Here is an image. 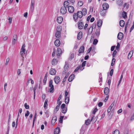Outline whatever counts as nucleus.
Masks as SVG:
<instances>
[{
	"label": "nucleus",
	"instance_id": "obj_1",
	"mask_svg": "<svg viewBox=\"0 0 134 134\" xmlns=\"http://www.w3.org/2000/svg\"><path fill=\"white\" fill-rule=\"evenodd\" d=\"M81 11H78L77 13H75L73 15V19L75 22L78 21V19L79 18L80 19L82 18L83 14Z\"/></svg>",
	"mask_w": 134,
	"mask_h": 134
},
{
	"label": "nucleus",
	"instance_id": "obj_2",
	"mask_svg": "<svg viewBox=\"0 0 134 134\" xmlns=\"http://www.w3.org/2000/svg\"><path fill=\"white\" fill-rule=\"evenodd\" d=\"M68 1H65L63 4L64 6L61 7L60 9V12L63 14H65L67 12V7H68Z\"/></svg>",
	"mask_w": 134,
	"mask_h": 134
},
{
	"label": "nucleus",
	"instance_id": "obj_3",
	"mask_svg": "<svg viewBox=\"0 0 134 134\" xmlns=\"http://www.w3.org/2000/svg\"><path fill=\"white\" fill-rule=\"evenodd\" d=\"M58 29H57L56 32L55 33V36L57 38H59L61 36V29L60 26L57 27Z\"/></svg>",
	"mask_w": 134,
	"mask_h": 134
},
{
	"label": "nucleus",
	"instance_id": "obj_4",
	"mask_svg": "<svg viewBox=\"0 0 134 134\" xmlns=\"http://www.w3.org/2000/svg\"><path fill=\"white\" fill-rule=\"evenodd\" d=\"M65 104H63L61 106L60 108L62 109V112L64 114H65L67 110V108L65 107Z\"/></svg>",
	"mask_w": 134,
	"mask_h": 134
},
{
	"label": "nucleus",
	"instance_id": "obj_5",
	"mask_svg": "<svg viewBox=\"0 0 134 134\" xmlns=\"http://www.w3.org/2000/svg\"><path fill=\"white\" fill-rule=\"evenodd\" d=\"M68 94V92H67V91H65V102L66 104H68L69 103V97H67Z\"/></svg>",
	"mask_w": 134,
	"mask_h": 134
},
{
	"label": "nucleus",
	"instance_id": "obj_6",
	"mask_svg": "<svg viewBox=\"0 0 134 134\" xmlns=\"http://www.w3.org/2000/svg\"><path fill=\"white\" fill-rule=\"evenodd\" d=\"M68 5V6L67 7V8H68V12L70 13H73L74 10V7L70 5L69 2Z\"/></svg>",
	"mask_w": 134,
	"mask_h": 134
},
{
	"label": "nucleus",
	"instance_id": "obj_7",
	"mask_svg": "<svg viewBox=\"0 0 134 134\" xmlns=\"http://www.w3.org/2000/svg\"><path fill=\"white\" fill-rule=\"evenodd\" d=\"M49 86L51 87L49 89V92L50 93H53L54 91V86L53 85V81L52 80L50 81L49 84Z\"/></svg>",
	"mask_w": 134,
	"mask_h": 134
},
{
	"label": "nucleus",
	"instance_id": "obj_8",
	"mask_svg": "<svg viewBox=\"0 0 134 134\" xmlns=\"http://www.w3.org/2000/svg\"><path fill=\"white\" fill-rule=\"evenodd\" d=\"M17 35L15 34L13 37L12 44H15L17 41Z\"/></svg>",
	"mask_w": 134,
	"mask_h": 134
},
{
	"label": "nucleus",
	"instance_id": "obj_9",
	"mask_svg": "<svg viewBox=\"0 0 134 134\" xmlns=\"http://www.w3.org/2000/svg\"><path fill=\"white\" fill-rule=\"evenodd\" d=\"M62 53V51L61 49L59 48H57V53L56 55L57 57L59 58L60 56V54H61Z\"/></svg>",
	"mask_w": 134,
	"mask_h": 134
},
{
	"label": "nucleus",
	"instance_id": "obj_10",
	"mask_svg": "<svg viewBox=\"0 0 134 134\" xmlns=\"http://www.w3.org/2000/svg\"><path fill=\"white\" fill-rule=\"evenodd\" d=\"M49 74L52 75H55L56 73V71L55 69L51 68L49 71Z\"/></svg>",
	"mask_w": 134,
	"mask_h": 134
},
{
	"label": "nucleus",
	"instance_id": "obj_11",
	"mask_svg": "<svg viewBox=\"0 0 134 134\" xmlns=\"http://www.w3.org/2000/svg\"><path fill=\"white\" fill-rule=\"evenodd\" d=\"M103 9L107 10L109 8V4L107 3H104L102 5Z\"/></svg>",
	"mask_w": 134,
	"mask_h": 134
},
{
	"label": "nucleus",
	"instance_id": "obj_12",
	"mask_svg": "<svg viewBox=\"0 0 134 134\" xmlns=\"http://www.w3.org/2000/svg\"><path fill=\"white\" fill-rule=\"evenodd\" d=\"M107 13V10L103 9H101L100 11V13L101 15L103 16H105Z\"/></svg>",
	"mask_w": 134,
	"mask_h": 134
},
{
	"label": "nucleus",
	"instance_id": "obj_13",
	"mask_svg": "<svg viewBox=\"0 0 134 134\" xmlns=\"http://www.w3.org/2000/svg\"><path fill=\"white\" fill-rule=\"evenodd\" d=\"M55 82L56 84H58L60 80V78L59 76H55L54 79Z\"/></svg>",
	"mask_w": 134,
	"mask_h": 134
},
{
	"label": "nucleus",
	"instance_id": "obj_14",
	"mask_svg": "<svg viewBox=\"0 0 134 134\" xmlns=\"http://www.w3.org/2000/svg\"><path fill=\"white\" fill-rule=\"evenodd\" d=\"M57 120V116H53L51 121L52 124L53 125H54V124L55 122Z\"/></svg>",
	"mask_w": 134,
	"mask_h": 134
},
{
	"label": "nucleus",
	"instance_id": "obj_15",
	"mask_svg": "<svg viewBox=\"0 0 134 134\" xmlns=\"http://www.w3.org/2000/svg\"><path fill=\"white\" fill-rule=\"evenodd\" d=\"M78 27L79 29H82L84 27V25L82 22H78Z\"/></svg>",
	"mask_w": 134,
	"mask_h": 134
},
{
	"label": "nucleus",
	"instance_id": "obj_16",
	"mask_svg": "<svg viewBox=\"0 0 134 134\" xmlns=\"http://www.w3.org/2000/svg\"><path fill=\"white\" fill-rule=\"evenodd\" d=\"M54 43L55 46L58 47L60 44V41L58 39H56Z\"/></svg>",
	"mask_w": 134,
	"mask_h": 134
},
{
	"label": "nucleus",
	"instance_id": "obj_17",
	"mask_svg": "<svg viewBox=\"0 0 134 134\" xmlns=\"http://www.w3.org/2000/svg\"><path fill=\"white\" fill-rule=\"evenodd\" d=\"M123 34L122 32H119L118 35V38L119 40H121L123 38Z\"/></svg>",
	"mask_w": 134,
	"mask_h": 134
},
{
	"label": "nucleus",
	"instance_id": "obj_18",
	"mask_svg": "<svg viewBox=\"0 0 134 134\" xmlns=\"http://www.w3.org/2000/svg\"><path fill=\"white\" fill-rule=\"evenodd\" d=\"M58 62V60L54 58L52 60L51 63L52 65H55L57 64Z\"/></svg>",
	"mask_w": 134,
	"mask_h": 134
},
{
	"label": "nucleus",
	"instance_id": "obj_19",
	"mask_svg": "<svg viewBox=\"0 0 134 134\" xmlns=\"http://www.w3.org/2000/svg\"><path fill=\"white\" fill-rule=\"evenodd\" d=\"M109 89L108 87H106L104 88V93L105 95H108L109 93Z\"/></svg>",
	"mask_w": 134,
	"mask_h": 134
},
{
	"label": "nucleus",
	"instance_id": "obj_20",
	"mask_svg": "<svg viewBox=\"0 0 134 134\" xmlns=\"http://www.w3.org/2000/svg\"><path fill=\"white\" fill-rule=\"evenodd\" d=\"M100 28H99L96 29V31L95 32V34L97 37H98L100 34Z\"/></svg>",
	"mask_w": 134,
	"mask_h": 134
},
{
	"label": "nucleus",
	"instance_id": "obj_21",
	"mask_svg": "<svg viewBox=\"0 0 134 134\" xmlns=\"http://www.w3.org/2000/svg\"><path fill=\"white\" fill-rule=\"evenodd\" d=\"M63 20V18L62 17H58L57 19V21L58 23L61 24Z\"/></svg>",
	"mask_w": 134,
	"mask_h": 134
},
{
	"label": "nucleus",
	"instance_id": "obj_22",
	"mask_svg": "<svg viewBox=\"0 0 134 134\" xmlns=\"http://www.w3.org/2000/svg\"><path fill=\"white\" fill-rule=\"evenodd\" d=\"M116 4L119 6H121L122 5L123 1L122 0H116Z\"/></svg>",
	"mask_w": 134,
	"mask_h": 134
},
{
	"label": "nucleus",
	"instance_id": "obj_23",
	"mask_svg": "<svg viewBox=\"0 0 134 134\" xmlns=\"http://www.w3.org/2000/svg\"><path fill=\"white\" fill-rule=\"evenodd\" d=\"M75 75L74 74H72L71 75L68 79V81L69 82H71L74 79Z\"/></svg>",
	"mask_w": 134,
	"mask_h": 134
},
{
	"label": "nucleus",
	"instance_id": "obj_24",
	"mask_svg": "<svg viewBox=\"0 0 134 134\" xmlns=\"http://www.w3.org/2000/svg\"><path fill=\"white\" fill-rule=\"evenodd\" d=\"M60 132V129L58 127L56 128L54 130V134H58Z\"/></svg>",
	"mask_w": 134,
	"mask_h": 134
},
{
	"label": "nucleus",
	"instance_id": "obj_25",
	"mask_svg": "<svg viewBox=\"0 0 134 134\" xmlns=\"http://www.w3.org/2000/svg\"><path fill=\"white\" fill-rule=\"evenodd\" d=\"M82 33L81 31H80L79 33L77 36V38L78 40H80L82 37Z\"/></svg>",
	"mask_w": 134,
	"mask_h": 134
},
{
	"label": "nucleus",
	"instance_id": "obj_26",
	"mask_svg": "<svg viewBox=\"0 0 134 134\" xmlns=\"http://www.w3.org/2000/svg\"><path fill=\"white\" fill-rule=\"evenodd\" d=\"M84 49L85 48L83 46L81 47L79 51V53H83L84 51Z\"/></svg>",
	"mask_w": 134,
	"mask_h": 134
},
{
	"label": "nucleus",
	"instance_id": "obj_27",
	"mask_svg": "<svg viewBox=\"0 0 134 134\" xmlns=\"http://www.w3.org/2000/svg\"><path fill=\"white\" fill-rule=\"evenodd\" d=\"M25 51L26 50L25 48L22 49L21 48L20 52V53L22 57H23V55L25 54Z\"/></svg>",
	"mask_w": 134,
	"mask_h": 134
},
{
	"label": "nucleus",
	"instance_id": "obj_28",
	"mask_svg": "<svg viewBox=\"0 0 134 134\" xmlns=\"http://www.w3.org/2000/svg\"><path fill=\"white\" fill-rule=\"evenodd\" d=\"M35 1H32L31 6L30 8L32 11H33L34 10V4Z\"/></svg>",
	"mask_w": 134,
	"mask_h": 134
},
{
	"label": "nucleus",
	"instance_id": "obj_29",
	"mask_svg": "<svg viewBox=\"0 0 134 134\" xmlns=\"http://www.w3.org/2000/svg\"><path fill=\"white\" fill-rule=\"evenodd\" d=\"M102 24V21L101 20H99L97 22V25L98 27L101 26Z\"/></svg>",
	"mask_w": 134,
	"mask_h": 134
},
{
	"label": "nucleus",
	"instance_id": "obj_30",
	"mask_svg": "<svg viewBox=\"0 0 134 134\" xmlns=\"http://www.w3.org/2000/svg\"><path fill=\"white\" fill-rule=\"evenodd\" d=\"M96 26V24L95 23H94L92 25V26L90 27V29H91V32H92L93 31V29H94L95 28Z\"/></svg>",
	"mask_w": 134,
	"mask_h": 134
},
{
	"label": "nucleus",
	"instance_id": "obj_31",
	"mask_svg": "<svg viewBox=\"0 0 134 134\" xmlns=\"http://www.w3.org/2000/svg\"><path fill=\"white\" fill-rule=\"evenodd\" d=\"M119 24L121 26V27H123L125 25V22L124 20H121L119 22Z\"/></svg>",
	"mask_w": 134,
	"mask_h": 134
},
{
	"label": "nucleus",
	"instance_id": "obj_32",
	"mask_svg": "<svg viewBox=\"0 0 134 134\" xmlns=\"http://www.w3.org/2000/svg\"><path fill=\"white\" fill-rule=\"evenodd\" d=\"M133 53V51H131L129 53L128 56L127 58L128 59H130L132 56Z\"/></svg>",
	"mask_w": 134,
	"mask_h": 134
},
{
	"label": "nucleus",
	"instance_id": "obj_33",
	"mask_svg": "<svg viewBox=\"0 0 134 134\" xmlns=\"http://www.w3.org/2000/svg\"><path fill=\"white\" fill-rule=\"evenodd\" d=\"M69 68L68 64L66 62L65 63V65L64 68V70H66L68 71V69Z\"/></svg>",
	"mask_w": 134,
	"mask_h": 134
},
{
	"label": "nucleus",
	"instance_id": "obj_34",
	"mask_svg": "<svg viewBox=\"0 0 134 134\" xmlns=\"http://www.w3.org/2000/svg\"><path fill=\"white\" fill-rule=\"evenodd\" d=\"M81 12H82L83 13L82 14H83V15H86L87 14V10L86 9L84 8H83L82 10V11H81Z\"/></svg>",
	"mask_w": 134,
	"mask_h": 134
},
{
	"label": "nucleus",
	"instance_id": "obj_35",
	"mask_svg": "<svg viewBox=\"0 0 134 134\" xmlns=\"http://www.w3.org/2000/svg\"><path fill=\"white\" fill-rule=\"evenodd\" d=\"M48 100L46 99L45 100L44 105V107L45 109H46L47 108L48 106Z\"/></svg>",
	"mask_w": 134,
	"mask_h": 134
},
{
	"label": "nucleus",
	"instance_id": "obj_36",
	"mask_svg": "<svg viewBox=\"0 0 134 134\" xmlns=\"http://www.w3.org/2000/svg\"><path fill=\"white\" fill-rule=\"evenodd\" d=\"M122 17L125 19L127 18V13L124 11H123L122 13Z\"/></svg>",
	"mask_w": 134,
	"mask_h": 134
},
{
	"label": "nucleus",
	"instance_id": "obj_37",
	"mask_svg": "<svg viewBox=\"0 0 134 134\" xmlns=\"http://www.w3.org/2000/svg\"><path fill=\"white\" fill-rule=\"evenodd\" d=\"M60 107L59 106L57 105L54 109V112L55 113H56L59 110L60 108Z\"/></svg>",
	"mask_w": 134,
	"mask_h": 134
},
{
	"label": "nucleus",
	"instance_id": "obj_38",
	"mask_svg": "<svg viewBox=\"0 0 134 134\" xmlns=\"http://www.w3.org/2000/svg\"><path fill=\"white\" fill-rule=\"evenodd\" d=\"M68 74H69V72H68L67 74H66V75H65V77L64 78V79L62 81L63 82H64L65 81L66 78L68 77V76H69Z\"/></svg>",
	"mask_w": 134,
	"mask_h": 134
},
{
	"label": "nucleus",
	"instance_id": "obj_39",
	"mask_svg": "<svg viewBox=\"0 0 134 134\" xmlns=\"http://www.w3.org/2000/svg\"><path fill=\"white\" fill-rule=\"evenodd\" d=\"M36 113H35V114L34 115V118L33 120V126H32L33 127L34 124V122L35 120H36Z\"/></svg>",
	"mask_w": 134,
	"mask_h": 134
},
{
	"label": "nucleus",
	"instance_id": "obj_40",
	"mask_svg": "<svg viewBox=\"0 0 134 134\" xmlns=\"http://www.w3.org/2000/svg\"><path fill=\"white\" fill-rule=\"evenodd\" d=\"M67 1L69 2V3H71V5H73L75 2V0H67Z\"/></svg>",
	"mask_w": 134,
	"mask_h": 134
},
{
	"label": "nucleus",
	"instance_id": "obj_41",
	"mask_svg": "<svg viewBox=\"0 0 134 134\" xmlns=\"http://www.w3.org/2000/svg\"><path fill=\"white\" fill-rule=\"evenodd\" d=\"M83 2L81 1H79L78 3V5L80 7H81L83 4Z\"/></svg>",
	"mask_w": 134,
	"mask_h": 134
},
{
	"label": "nucleus",
	"instance_id": "obj_42",
	"mask_svg": "<svg viewBox=\"0 0 134 134\" xmlns=\"http://www.w3.org/2000/svg\"><path fill=\"white\" fill-rule=\"evenodd\" d=\"M115 59L114 58H113L111 64V66H113L114 65V63L115 62Z\"/></svg>",
	"mask_w": 134,
	"mask_h": 134
},
{
	"label": "nucleus",
	"instance_id": "obj_43",
	"mask_svg": "<svg viewBox=\"0 0 134 134\" xmlns=\"http://www.w3.org/2000/svg\"><path fill=\"white\" fill-rule=\"evenodd\" d=\"M119 132L118 130H116L113 132V134H119Z\"/></svg>",
	"mask_w": 134,
	"mask_h": 134
},
{
	"label": "nucleus",
	"instance_id": "obj_44",
	"mask_svg": "<svg viewBox=\"0 0 134 134\" xmlns=\"http://www.w3.org/2000/svg\"><path fill=\"white\" fill-rule=\"evenodd\" d=\"M98 42V40L97 39H95L93 41V44L94 45H96L97 44Z\"/></svg>",
	"mask_w": 134,
	"mask_h": 134
},
{
	"label": "nucleus",
	"instance_id": "obj_45",
	"mask_svg": "<svg viewBox=\"0 0 134 134\" xmlns=\"http://www.w3.org/2000/svg\"><path fill=\"white\" fill-rule=\"evenodd\" d=\"M64 118V116H60V118L59 121L60 123H62L63 122V118Z\"/></svg>",
	"mask_w": 134,
	"mask_h": 134
},
{
	"label": "nucleus",
	"instance_id": "obj_46",
	"mask_svg": "<svg viewBox=\"0 0 134 134\" xmlns=\"http://www.w3.org/2000/svg\"><path fill=\"white\" fill-rule=\"evenodd\" d=\"M81 67V65H79L78 67H77V68L75 69L74 72H76L79 69H81L80 68Z\"/></svg>",
	"mask_w": 134,
	"mask_h": 134
},
{
	"label": "nucleus",
	"instance_id": "obj_47",
	"mask_svg": "<svg viewBox=\"0 0 134 134\" xmlns=\"http://www.w3.org/2000/svg\"><path fill=\"white\" fill-rule=\"evenodd\" d=\"M117 53V52L116 50H114L113 52V53L112 54L113 57L114 58L115 55H116Z\"/></svg>",
	"mask_w": 134,
	"mask_h": 134
},
{
	"label": "nucleus",
	"instance_id": "obj_48",
	"mask_svg": "<svg viewBox=\"0 0 134 134\" xmlns=\"http://www.w3.org/2000/svg\"><path fill=\"white\" fill-rule=\"evenodd\" d=\"M98 109L96 108L94 109L92 111V113L94 114L97 111Z\"/></svg>",
	"mask_w": 134,
	"mask_h": 134
},
{
	"label": "nucleus",
	"instance_id": "obj_49",
	"mask_svg": "<svg viewBox=\"0 0 134 134\" xmlns=\"http://www.w3.org/2000/svg\"><path fill=\"white\" fill-rule=\"evenodd\" d=\"M26 112L27 113L25 114V116L27 118V117H28V116L29 115V114H30V113L29 111L28 110H27L26 111Z\"/></svg>",
	"mask_w": 134,
	"mask_h": 134
},
{
	"label": "nucleus",
	"instance_id": "obj_50",
	"mask_svg": "<svg viewBox=\"0 0 134 134\" xmlns=\"http://www.w3.org/2000/svg\"><path fill=\"white\" fill-rule=\"evenodd\" d=\"M24 106L25 108L26 109H28L29 108V105L27 104V103H25V104Z\"/></svg>",
	"mask_w": 134,
	"mask_h": 134
},
{
	"label": "nucleus",
	"instance_id": "obj_51",
	"mask_svg": "<svg viewBox=\"0 0 134 134\" xmlns=\"http://www.w3.org/2000/svg\"><path fill=\"white\" fill-rule=\"evenodd\" d=\"M86 61H84L82 63V65L81 66H82V67H84V66H85V65H86Z\"/></svg>",
	"mask_w": 134,
	"mask_h": 134
},
{
	"label": "nucleus",
	"instance_id": "obj_52",
	"mask_svg": "<svg viewBox=\"0 0 134 134\" xmlns=\"http://www.w3.org/2000/svg\"><path fill=\"white\" fill-rule=\"evenodd\" d=\"M53 52L52 54V56L53 57L55 55V49H53Z\"/></svg>",
	"mask_w": 134,
	"mask_h": 134
},
{
	"label": "nucleus",
	"instance_id": "obj_53",
	"mask_svg": "<svg viewBox=\"0 0 134 134\" xmlns=\"http://www.w3.org/2000/svg\"><path fill=\"white\" fill-rule=\"evenodd\" d=\"M8 20H9V24H11L12 23V18L9 17Z\"/></svg>",
	"mask_w": 134,
	"mask_h": 134
},
{
	"label": "nucleus",
	"instance_id": "obj_54",
	"mask_svg": "<svg viewBox=\"0 0 134 134\" xmlns=\"http://www.w3.org/2000/svg\"><path fill=\"white\" fill-rule=\"evenodd\" d=\"M9 58H8L7 59H6V61L5 63V65H8V63H9Z\"/></svg>",
	"mask_w": 134,
	"mask_h": 134
},
{
	"label": "nucleus",
	"instance_id": "obj_55",
	"mask_svg": "<svg viewBox=\"0 0 134 134\" xmlns=\"http://www.w3.org/2000/svg\"><path fill=\"white\" fill-rule=\"evenodd\" d=\"M89 119H88L86 122L85 123L86 125H88L90 123V122L89 121Z\"/></svg>",
	"mask_w": 134,
	"mask_h": 134
},
{
	"label": "nucleus",
	"instance_id": "obj_56",
	"mask_svg": "<svg viewBox=\"0 0 134 134\" xmlns=\"http://www.w3.org/2000/svg\"><path fill=\"white\" fill-rule=\"evenodd\" d=\"M36 88H34V98L35 99V93H36Z\"/></svg>",
	"mask_w": 134,
	"mask_h": 134
},
{
	"label": "nucleus",
	"instance_id": "obj_57",
	"mask_svg": "<svg viewBox=\"0 0 134 134\" xmlns=\"http://www.w3.org/2000/svg\"><path fill=\"white\" fill-rule=\"evenodd\" d=\"M74 53H72L70 55V59H72L74 58Z\"/></svg>",
	"mask_w": 134,
	"mask_h": 134
},
{
	"label": "nucleus",
	"instance_id": "obj_58",
	"mask_svg": "<svg viewBox=\"0 0 134 134\" xmlns=\"http://www.w3.org/2000/svg\"><path fill=\"white\" fill-rule=\"evenodd\" d=\"M62 94H60L59 96V97L58 99V100L57 101V103H58V102H59V101L60 100V99H61V98H62Z\"/></svg>",
	"mask_w": 134,
	"mask_h": 134
},
{
	"label": "nucleus",
	"instance_id": "obj_59",
	"mask_svg": "<svg viewBox=\"0 0 134 134\" xmlns=\"http://www.w3.org/2000/svg\"><path fill=\"white\" fill-rule=\"evenodd\" d=\"M112 108H111V107H109L107 110V112L108 113L110 112L111 109Z\"/></svg>",
	"mask_w": 134,
	"mask_h": 134
},
{
	"label": "nucleus",
	"instance_id": "obj_60",
	"mask_svg": "<svg viewBox=\"0 0 134 134\" xmlns=\"http://www.w3.org/2000/svg\"><path fill=\"white\" fill-rule=\"evenodd\" d=\"M113 69H112L110 71V75L111 76H112L113 75Z\"/></svg>",
	"mask_w": 134,
	"mask_h": 134
},
{
	"label": "nucleus",
	"instance_id": "obj_61",
	"mask_svg": "<svg viewBox=\"0 0 134 134\" xmlns=\"http://www.w3.org/2000/svg\"><path fill=\"white\" fill-rule=\"evenodd\" d=\"M21 72V70L20 69H19L17 71V73L18 74V75H20Z\"/></svg>",
	"mask_w": 134,
	"mask_h": 134
},
{
	"label": "nucleus",
	"instance_id": "obj_62",
	"mask_svg": "<svg viewBox=\"0 0 134 134\" xmlns=\"http://www.w3.org/2000/svg\"><path fill=\"white\" fill-rule=\"evenodd\" d=\"M103 105V103L102 102H100L98 103V106L99 107H101Z\"/></svg>",
	"mask_w": 134,
	"mask_h": 134
},
{
	"label": "nucleus",
	"instance_id": "obj_63",
	"mask_svg": "<svg viewBox=\"0 0 134 134\" xmlns=\"http://www.w3.org/2000/svg\"><path fill=\"white\" fill-rule=\"evenodd\" d=\"M122 111V110L121 109H120L118 110L117 113L118 114L121 113Z\"/></svg>",
	"mask_w": 134,
	"mask_h": 134
},
{
	"label": "nucleus",
	"instance_id": "obj_64",
	"mask_svg": "<svg viewBox=\"0 0 134 134\" xmlns=\"http://www.w3.org/2000/svg\"><path fill=\"white\" fill-rule=\"evenodd\" d=\"M28 13L27 12L25 13L24 14V16L27 17V16Z\"/></svg>",
	"mask_w": 134,
	"mask_h": 134
}]
</instances>
